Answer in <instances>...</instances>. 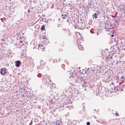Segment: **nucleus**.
I'll return each mask as SVG.
<instances>
[{
	"mask_svg": "<svg viewBox=\"0 0 125 125\" xmlns=\"http://www.w3.org/2000/svg\"><path fill=\"white\" fill-rule=\"evenodd\" d=\"M122 40H119L117 41L116 42V44L117 45H118L119 47H121L124 45V43L121 41Z\"/></svg>",
	"mask_w": 125,
	"mask_h": 125,
	"instance_id": "f257e3e1",
	"label": "nucleus"
},
{
	"mask_svg": "<svg viewBox=\"0 0 125 125\" xmlns=\"http://www.w3.org/2000/svg\"><path fill=\"white\" fill-rule=\"evenodd\" d=\"M68 14L67 13L66 14L63 13L62 15V18L63 19H67L69 18L68 16L67 15Z\"/></svg>",
	"mask_w": 125,
	"mask_h": 125,
	"instance_id": "f03ea898",
	"label": "nucleus"
},
{
	"mask_svg": "<svg viewBox=\"0 0 125 125\" xmlns=\"http://www.w3.org/2000/svg\"><path fill=\"white\" fill-rule=\"evenodd\" d=\"M6 69L5 68H2L0 70V73L2 75H3L6 73V72L5 71Z\"/></svg>",
	"mask_w": 125,
	"mask_h": 125,
	"instance_id": "7ed1b4c3",
	"label": "nucleus"
},
{
	"mask_svg": "<svg viewBox=\"0 0 125 125\" xmlns=\"http://www.w3.org/2000/svg\"><path fill=\"white\" fill-rule=\"evenodd\" d=\"M15 65L17 67H19L20 64L21 63V62L20 61H17L15 62Z\"/></svg>",
	"mask_w": 125,
	"mask_h": 125,
	"instance_id": "20e7f679",
	"label": "nucleus"
},
{
	"mask_svg": "<svg viewBox=\"0 0 125 125\" xmlns=\"http://www.w3.org/2000/svg\"><path fill=\"white\" fill-rule=\"evenodd\" d=\"M82 40L80 39H78L77 41V42L79 45L81 44L82 42Z\"/></svg>",
	"mask_w": 125,
	"mask_h": 125,
	"instance_id": "39448f33",
	"label": "nucleus"
},
{
	"mask_svg": "<svg viewBox=\"0 0 125 125\" xmlns=\"http://www.w3.org/2000/svg\"><path fill=\"white\" fill-rule=\"evenodd\" d=\"M78 47L79 49L80 50H83V47L80 44L78 46Z\"/></svg>",
	"mask_w": 125,
	"mask_h": 125,
	"instance_id": "423d86ee",
	"label": "nucleus"
},
{
	"mask_svg": "<svg viewBox=\"0 0 125 125\" xmlns=\"http://www.w3.org/2000/svg\"><path fill=\"white\" fill-rule=\"evenodd\" d=\"M81 84V85H82L83 86H84V85L86 84L87 83L86 82L84 81L83 80Z\"/></svg>",
	"mask_w": 125,
	"mask_h": 125,
	"instance_id": "0eeeda50",
	"label": "nucleus"
},
{
	"mask_svg": "<svg viewBox=\"0 0 125 125\" xmlns=\"http://www.w3.org/2000/svg\"><path fill=\"white\" fill-rule=\"evenodd\" d=\"M83 80L82 79H80V78H78L77 79V82L78 83H81V82Z\"/></svg>",
	"mask_w": 125,
	"mask_h": 125,
	"instance_id": "6e6552de",
	"label": "nucleus"
},
{
	"mask_svg": "<svg viewBox=\"0 0 125 125\" xmlns=\"http://www.w3.org/2000/svg\"><path fill=\"white\" fill-rule=\"evenodd\" d=\"M93 17L94 18H95V19L97 18V14L95 13L93 15Z\"/></svg>",
	"mask_w": 125,
	"mask_h": 125,
	"instance_id": "1a4fd4ad",
	"label": "nucleus"
},
{
	"mask_svg": "<svg viewBox=\"0 0 125 125\" xmlns=\"http://www.w3.org/2000/svg\"><path fill=\"white\" fill-rule=\"evenodd\" d=\"M112 89L114 90V92H115L116 91V90H117V88L115 87H114L113 88H112Z\"/></svg>",
	"mask_w": 125,
	"mask_h": 125,
	"instance_id": "9d476101",
	"label": "nucleus"
},
{
	"mask_svg": "<svg viewBox=\"0 0 125 125\" xmlns=\"http://www.w3.org/2000/svg\"><path fill=\"white\" fill-rule=\"evenodd\" d=\"M114 53H110V58H112L113 57V55L114 54Z\"/></svg>",
	"mask_w": 125,
	"mask_h": 125,
	"instance_id": "9b49d317",
	"label": "nucleus"
},
{
	"mask_svg": "<svg viewBox=\"0 0 125 125\" xmlns=\"http://www.w3.org/2000/svg\"><path fill=\"white\" fill-rule=\"evenodd\" d=\"M110 54L108 55V56H107L106 57V59H107V60H108V59H110L111 58H110Z\"/></svg>",
	"mask_w": 125,
	"mask_h": 125,
	"instance_id": "f8f14e48",
	"label": "nucleus"
},
{
	"mask_svg": "<svg viewBox=\"0 0 125 125\" xmlns=\"http://www.w3.org/2000/svg\"><path fill=\"white\" fill-rule=\"evenodd\" d=\"M45 26L44 25H43L42 26V27L41 28V30H44L45 29Z\"/></svg>",
	"mask_w": 125,
	"mask_h": 125,
	"instance_id": "ddd939ff",
	"label": "nucleus"
},
{
	"mask_svg": "<svg viewBox=\"0 0 125 125\" xmlns=\"http://www.w3.org/2000/svg\"><path fill=\"white\" fill-rule=\"evenodd\" d=\"M122 49L123 50H124L125 51V45H123V47L122 48Z\"/></svg>",
	"mask_w": 125,
	"mask_h": 125,
	"instance_id": "4468645a",
	"label": "nucleus"
},
{
	"mask_svg": "<svg viewBox=\"0 0 125 125\" xmlns=\"http://www.w3.org/2000/svg\"><path fill=\"white\" fill-rule=\"evenodd\" d=\"M91 3L90 2V4H89V3L88 4V6L89 7H91V4H90Z\"/></svg>",
	"mask_w": 125,
	"mask_h": 125,
	"instance_id": "2eb2a0df",
	"label": "nucleus"
},
{
	"mask_svg": "<svg viewBox=\"0 0 125 125\" xmlns=\"http://www.w3.org/2000/svg\"><path fill=\"white\" fill-rule=\"evenodd\" d=\"M86 124H87V125H90V123L89 122H87V123Z\"/></svg>",
	"mask_w": 125,
	"mask_h": 125,
	"instance_id": "dca6fc26",
	"label": "nucleus"
},
{
	"mask_svg": "<svg viewBox=\"0 0 125 125\" xmlns=\"http://www.w3.org/2000/svg\"><path fill=\"white\" fill-rule=\"evenodd\" d=\"M121 79H123L124 80H125V78L124 77H122L121 78Z\"/></svg>",
	"mask_w": 125,
	"mask_h": 125,
	"instance_id": "f3484780",
	"label": "nucleus"
},
{
	"mask_svg": "<svg viewBox=\"0 0 125 125\" xmlns=\"http://www.w3.org/2000/svg\"><path fill=\"white\" fill-rule=\"evenodd\" d=\"M32 121L31 120V122L29 124V125H31L32 124Z\"/></svg>",
	"mask_w": 125,
	"mask_h": 125,
	"instance_id": "a211bd4d",
	"label": "nucleus"
},
{
	"mask_svg": "<svg viewBox=\"0 0 125 125\" xmlns=\"http://www.w3.org/2000/svg\"><path fill=\"white\" fill-rule=\"evenodd\" d=\"M53 100H51V103H53Z\"/></svg>",
	"mask_w": 125,
	"mask_h": 125,
	"instance_id": "6ab92c4d",
	"label": "nucleus"
},
{
	"mask_svg": "<svg viewBox=\"0 0 125 125\" xmlns=\"http://www.w3.org/2000/svg\"><path fill=\"white\" fill-rule=\"evenodd\" d=\"M71 77H73V79L74 78V76L73 75H72L71 76Z\"/></svg>",
	"mask_w": 125,
	"mask_h": 125,
	"instance_id": "aec40b11",
	"label": "nucleus"
},
{
	"mask_svg": "<svg viewBox=\"0 0 125 125\" xmlns=\"http://www.w3.org/2000/svg\"><path fill=\"white\" fill-rule=\"evenodd\" d=\"M40 48V45L39 44V47H38V48L39 49V48Z\"/></svg>",
	"mask_w": 125,
	"mask_h": 125,
	"instance_id": "412c9836",
	"label": "nucleus"
},
{
	"mask_svg": "<svg viewBox=\"0 0 125 125\" xmlns=\"http://www.w3.org/2000/svg\"><path fill=\"white\" fill-rule=\"evenodd\" d=\"M118 115V113H116V116H117Z\"/></svg>",
	"mask_w": 125,
	"mask_h": 125,
	"instance_id": "4be33fe9",
	"label": "nucleus"
},
{
	"mask_svg": "<svg viewBox=\"0 0 125 125\" xmlns=\"http://www.w3.org/2000/svg\"><path fill=\"white\" fill-rule=\"evenodd\" d=\"M20 43H21L22 42V41H21L20 42Z\"/></svg>",
	"mask_w": 125,
	"mask_h": 125,
	"instance_id": "5701e85b",
	"label": "nucleus"
},
{
	"mask_svg": "<svg viewBox=\"0 0 125 125\" xmlns=\"http://www.w3.org/2000/svg\"><path fill=\"white\" fill-rule=\"evenodd\" d=\"M7 114L8 115H9V113H7Z\"/></svg>",
	"mask_w": 125,
	"mask_h": 125,
	"instance_id": "b1692460",
	"label": "nucleus"
},
{
	"mask_svg": "<svg viewBox=\"0 0 125 125\" xmlns=\"http://www.w3.org/2000/svg\"><path fill=\"white\" fill-rule=\"evenodd\" d=\"M89 69V68H88L87 69V71Z\"/></svg>",
	"mask_w": 125,
	"mask_h": 125,
	"instance_id": "393cba45",
	"label": "nucleus"
},
{
	"mask_svg": "<svg viewBox=\"0 0 125 125\" xmlns=\"http://www.w3.org/2000/svg\"><path fill=\"white\" fill-rule=\"evenodd\" d=\"M121 90L122 91V90H123V89H122Z\"/></svg>",
	"mask_w": 125,
	"mask_h": 125,
	"instance_id": "a878e982",
	"label": "nucleus"
},
{
	"mask_svg": "<svg viewBox=\"0 0 125 125\" xmlns=\"http://www.w3.org/2000/svg\"><path fill=\"white\" fill-rule=\"evenodd\" d=\"M79 94V93H77V94Z\"/></svg>",
	"mask_w": 125,
	"mask_h": 125,
	"instance_id": "bb28decb",
	"label": "nucleus"
},
{
	"mask_svg": "<svg viewBox=\"0 0 125 125\" xmlns=\"http://www.w3.org/2000/svg\"><path fill=\"white\" fill-rule=\"evenodd\" d=\"M30 11V10H29V11H28V12H29Z\"/></svg>",
	"mask_w": 125,
	"mask_h": 125,
	"instance_id": "cd10ccee",
	"label": "nucleus"
},
{
	"mask_svg": "<svg viewBox=\"0 0 125 125\" xmlns=\"http://www.w3.org/2000/svg\"><path fill=\"white\" fill-rule=\"evenodd\" d=\"M113 35H112V36H113Z\"/></svg>",
	"mask_w": 125,
	"mask_h": 125,
	"instance_id": "c85d7f7f",
	"label": "nucleus"
},
{
	"mask_svg": "<svg viewBox=\"0 0 125 125\" xmlns=\"http://www.w3.org/2000/svg\"><path fill=\"white\" fill-rule=\"evenodd\" d=\"M42 45H41V46L42 47Z\"/></svg>",
	"mask_w": 125,
	"mask_h": 125,
	"instance_id": "c756f323",
	"label": "nucleus"
},
{
	"mask_svg": "<svg viewBox=\"0 0 125 125\" xmlns=\"http://www.w3.org/2000/svg\"><path fill=\"white\" fill-rule=\"evenodd\" d=\"M11 84V83H10V84Z\"/></svg>",
	"mask_w": 125,
	"mask_h": 125,
	"instance_id": "7c9ffc66",
	"label": "nucleus"
}]
</instances>
